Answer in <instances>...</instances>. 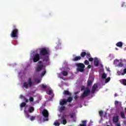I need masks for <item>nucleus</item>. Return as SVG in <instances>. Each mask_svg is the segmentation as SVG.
<instances>
[{
    "label": "nucleus",
    "mask_w": 126,
    "mask_h": 126,
    "mask_svg": "<svg viewBox=\"0 0 126 126\" xmlns=\"http://www.w3.org/2000/svg\"><path fill=\"white\" fill-rule=\"evenodd\" d=\"M119 60H115L114 61V64H117V63H119Z\"/></svg>",
    "instance_id": "43"
},
{
    "label": "nucleus",
    "mask_w": 126,
    "mask_h": 126,
    "mask_svg": "<svg viewBox=\"0 0 126 126\" xmlns=\"http://www.w3.org/2000/svg\"><path fill=\"white\" fill-rule=\"evenodd\" d=\"M117 126H121V125L120 124H117Z\"/></svg>",
    "instance_id": "54"
},
{
    "label": "nucleus",
    "mask_w": 126,
    "mask_h": 126,
    "mask_svg": "<svg viewBox=\"0 0 126 126\" xmlns=\"http://www.w3.org/2000/svg\"><path fill=\"white\" fill-rule=\"evenodd\" d=\"M70 118L72 119V118H74V114H70Z\"/></svg>",
    "instance_id": "46"
},
{
    "label": "nucleus",
    "mask_w": 126,
    "mask_h": 126,
    "mask_svg": "<svg viewBox=\"0 0 126 126\" xmlns=\"http://www.w3.org/2000/svg\"><path fill=\"white\" fill-rule=\"evenodd\" d=\"M94 81V78L91 77L89 78L88 80L87 81V86H91V85L93 84Z\"/></svg>",
    "instance_id": "10"
},
{
    "label": "nucleus",
    "mask_w": 126,
    "mask_h": 126,
    "mask_svg": "<svg viewBox=\"0 0 126 126\" xmlns=\"http://www.w3.org/2000/svg\"><path fill=\"white\" fill-rule=\"evenodd\" d=\"M63 94L64 95H68L69 96H71V94H70L68 91H64Z\"/></svg>",
    "instance_id": "17"
},
{
    "label": "nucleus",
    "mask_w": 126,
    "mask_h": 126,
    "mask_svg": "<svg viewBox=\"0 0 126 126\" xmlns=\"http://www.w3.org/2000/svg\"><path fill=\"white\" fill-rule=\"evenodd\" d=\"M86 56H87V59H89V58H91V54H90V53H86Z\"/></svg>",
    "instance_id": "30"
},
{
    "label": "nucleus",
    "mask_w": 126,
    "mask_h": 126,
    "mask_svg": "<svg viewBox=\"0 0 126 126\" xmlns=\"http://www.w3.org/2000/svg\"><path fill=\"white\" fill-rule=\"evenodd\" d=\"M20 96H21V97H24V96H23V95H21Z\"/></svg>",
    "instance_id": "57"
},
{
    "label": "nucleus",
    "mask_w": 126,
    "mask_h": 126,
    "mask_svg": "<svg viewBox=\"0 0 126 126\" xmlns=\"http://www.w3.org/2000/svg\"><path fill=\"white\" fill-rule=\"evenodd\" d=\"M35 109L34 108V107L33 106H31L29 108V109H28V112L29 113H33V112H34Z\"/></svg>",
    "instance_id": "15"
},
{
    "label": "nucleus",
    "mask_w": 126,
    "mask_h": 126,
    "mask_svg": "<svg viewBox=\"0 0 126 126\" xmlns=\"http://www.w3.org/2000/svg\"><path fill=\"white\" fill-rule=\"evenodd\" d=\"M30 120L31 121H32V122H33V121L35 120V117H33V116L31 117Z\"/></svg>",
    "instance_id": "41"
},
{
    "label": "nucleus",
    "mask_w": 126,
    "mask_h": 126,
    "mask_svg": "<svg viewBox=\"0 0 126 126\" xmlns=\"http://www.w3.org/2000/svg\"><path fill=\"white\" fill-rule=\"evenodd\" d=\"M77 66V72H79V63H77L76 64Z\"/></svg>",
    "instance_id": "29"
},
{
    "label": "nucleus",
    "mask_w": 126,
    "mask_h": 126,
    "mask_svg": "<svg viewBox=\"0 0 126 126\" xmlns=\"http://www.w3.org/2000/svg\"><path fill=\"white\" fill-rule=\"evenodd\" d=\"M86 52H83L81 53V57H82V58H84V57H85V56H86Z\"/></svg>",
    "instance_id": "27"
},
{
    "label": "nucleus",
    "mask_w": 126,
    "mask_h": 126,
    "mask_svg": "<svg viewBox=\"0 0 126 126\" xmlns=\"http://www.w3.org/2000/svg\"><path fill=\"white\" fill-rule=\"evenodd\" d=\"M42 116L44 117L43 122L49 121V111L47 109H43L42 112Z\"/></svg>",
    "instance_id": "4"
},
{
    "label": "nucleus",
    "mask_w": 126,
    "mask_h": 126,
    "mask_svg": "<svg viewBox=\"0 0 126 126\" xmlns=\"http://www.w3.org/2000/svg\"><path fill=\"white\" fill-rule=\"evenodd\" d=\"M72 61H73V62H76L77 61H79V56H77V57L74 58L72 59Z\"/></svg>",
    "instance_id": "25"
},
{
    "label": "nucleus",
    "mask_w": 126,
    "mask_h": 126,
    "mask_svg": "<svg viewBox=\"0 0 126 126\" xmlns=\"http://www.w3.org/2000/svg\"><path fill=\"white\" fill-rule=\"evenodd\" d=\"M88 68H89V69L91 68V65H88Z\"/></svg>",
    "instance_id": "50"
},
{
    "label": "nucleus",
    "mask_w": 126,
    "mask_h": 126,
    "mask_svg": "<svg viewBox=\"0 0 126 126\" xmlns=\"http://www.w3.org/2000/svg\"><path fill=\"white\" fill-rule=\"evenodd\" d=\"M94 65H95V66H98V65H99V60L97 58H94Z\"/></svg>",
    "instance_id": "14"
},
{
    "label": "nucleus",
    "mask_w": 126,
    "mask_h": 126,
    "mask_svg": "<svg viewBox=\"0 0 126 126\" xmlns=\"http://www.w3.org/2000/svg\"><path fill=\"white\" fill-rule=\"evenodd\" d=\"M119 104V101L116 100L115 102V105H118Z\"/></svg>",
    "instance_id": "48"
},
{
    "label": "nucleus",
    "mask_w": 126,
    "mask_h": 126,
    "mask_svg": "<svg viewBox=\"0 0 126 126\" xmlns=\"http://www.w3.org/2000/svg\"><path fill=\"white\" fill-rule=\"evenodd\" d=\"M85 90L82 94V95L80 96L81 99H83V98H85L89 95H90V93H91V91L90 89H88V88H85V86H82L81 87V91H83Z\"/></svg>",
    "instance_id": "2"
},
{
    "label": "nucleus",
    "mask_w": 126,
    "mask_h": 126,
    "mask_svg": "<svg viewBox=\"0 0 126 126\" xmlns=\"http://www.w3.org/2000/svg\"><path fill=\"white\" fill-rule=\"evenodd\" d=\"M38 64L36 68H35V71H41L43 68H44V66L43 64V62L42 61H39L38 62Z\"/></svg>",
    "instance_id": "6"
},
{
    "label": "nucleus",
    "mask_w": 126,
    "mask_h": 126,
    "mask_svg": "<svg viewBox=\"0 0 126 126\" xmlns=\"http://www.w3.org/2000/svg\"><path fill=\"white\" fill-rule=\"evenodd\" d=\"M125 111L126 112V108L125 109Z\"/></svg>",
    "instance_id": "59"
},
{
    "label": "nucleus",
    "mask_w": 126,
    "mask_h": 126,
    "mask_svg": "<svg viewBox=\"0 0 126 126\" xmlns=\"http://www.w3.org/2000/svg\"><path fill=\"white\" fill-rule=\"evenodd\" d=\"M126 74V68L124 69V72L122 73L121 75H125Z\"/></svg>",
    "instance_id": "40"
},
{
    "label": "nucleus",
    "mask_w": 126,
    "mask_h": 126,
    "mask_svg": "<svg viewBox=\"0 0 126 126\" xmlns=\"http://www.w3.org/2000/svg\"><path fill=\"white\" fill-rule=\"evenodd\" d=\"M62 74H63V76H66L68 74V73L67 72V71L63 70L62 72Z\"/></svg>",
    "instance_id": "21"
},
{
    "label": "nucleus",
    "mask_w": 126,
    "mask_h": 126,
    "mask_svg": "<svg viewBox=\"0 0 126 126\" xmlns=\"http://www.w3.org/2000/svg\"><path fill=\"white\" fill-rule=\"evenodd\" d=\"M29 100L30 102H33L34 101V98H33V97L31 96L29 98Z\"/></svg>",
    "instance_id": "31"
},
{
    "label": "nucleus",
    "mask_w": 126,
    "mask_h": 126,
    "mask_svg": "<svg viewBox=\"0 0 126 126\" xmlns=\"http://www.w3.org/2000/svg\"><path fill=\"white\" fill-rule=\"evenodd\" d=\"M124 124L125 125V126H126V121H124Z\"/></svg>",
    "instance_id": "52"
},
{
    "label": "nucleus",
    "mask_w": 126,
    "mask_h": 126,
    "mask_svg": "<svg viewBox=\"0 0 126 126\" xmlns=\"http://www.w3.org/2000/svg\"><path fill=\"white\" fill-rule=\"evenodd\" d=\"M26 106V102H22L21 103L20 107L21 108H23L24 107H25Z\"/></svg>",
    "instance_id": "28"
},
{
    "label": "nucleus",
    "mask_w": 126,
    "mask_h": 126,
    "mask_svg": "<svg viewBox=\"0 0 126 126\" xmlns=\"http://www.w3.org/2000/svg\"><path fill=\"white\" fill-rule=\"evenodd\" d=\"M41 56L40 54L36 53L33 56V63H37V62H39V60H41Z\"/></svg>",
    "instance_id": "7"
},
{
    "label": "nucleus",
    "mask_w": 126,
    "mask_h": 126,
    "mask_svg": "<svg viewBox=\"0 0 126 126\" xmlns=\"http://www.w3.org/2000/svg\"><path fill=\"white\" fill-rule=\"evenodd\" d=\"M84 63L85 64H86V65H88V64H89V61L88 60H85L84 62Z\"/></svg>",
    "instance_id": "35"
},
{
    "label": "nucleus",
    "mask_w": 126,
    "mask_h": 126,
    "mask_svg": "<svg viewBox=\"0 0 126 126\" xmlns=\"http://www.w3.org/2000/svg\"><path fill=\"white\" fill-rule=\"evenodd\" d=\"M46 70H44L43 71H42V72L41 74V76H44V75L45 74H46Z\"/></svg>",
    "instance_id": "34"
},
{
    "label": "nucleus",
    "mask_w": 126,
    "mask_h": 126,
    "mask_svg": "<svg viewBox=\"0 0 126 126\" xmlns=\"http://www.w3.org/2000/svg\"><path fill=\"white\" fill-rule=\"evenodd\" d=\"M103 114H104V113L103 112V111H99V115L100 117H103Z\"/></svg>",
    "instance_id": "33"
},
{
    "label": "nucleus",
    "mask_w": 126,
    "mask_h": 126,
    "mask_svg": "<svg viewBox=\"0 0 126 126\" xmlns=\"http://www.w3.org/2000/svg\"><path fill=\"white\" fill-rule=\"evenodd\" d=\"M120 115L122 119H126V115L125 114V113H124V112H121L120 113Z\"/></svg>",
    "instance_id": "22"
},
{
    "label": "nucleus",
    "mask_w": 126,
    "mask_h": 126,
    "mask_svg": "<svg viewBox=\"0 0 126 126\" xmlns=\"http://www.w3.org/2000/svg\"><path fill=\"white\" fill-rule=\"evenodd\" d=\"M120 121V119H119V116H116L113 117V119L112 120L113 123H114L115 124H117L118 122Z\"/></svg>",
    "instance_id": "12"
},
{
    "label": "nucleus",
    "mask_w": 126,
    "mask_h": 126,
    "mask_svg": "<svg viewBox=\"0 0 126 126\" xmlns=\"http://www.w3.org/2000/svg\"><path fill=\"white\" fill-rule=\"evenodd\" d=\"M75 73L76 74V73H77V72H75Z\"/></svg>",
    "instance_id": "60"
},
{
    "label": "nucleus",
    "mask_w": 126,
    "mask_h": 126,
    "mask_svg": "<svg viewBox=\"0 0 126 126\" xmlns=\"http://www.w3.org/2000/svg\"><path fill=\"white\" fill-rule=\"evenodd\" d=\"M118 66H119L120 67H123V66H124V64H123L122 63H120L118 64Z\"/></svg>",
    "instance_id": "36"
},
{
    "label": "nucleus",
    "mask_w": 126,
    "mask_h": 126,
    "mask_svg": "<svg viewBox=\"0 0 126 126\" xmlns=\"http://www.w3.org/2000/svg\"><path fill=\"white\" fill-rule=\"evenodd\" d=\"M72 97L71 96H69V97H68V98L67 99H66V102L67 103V102L68 103H71V102L72 101Z\"/></svg>",
    "instance_id": "18"
},
{
    "label": "nucleus",
    "mask_w": 126,
    "mask_h": 126,
    "mask_svg": "<svg viewBox=\"0 0 126 126\" xmlns=\"http://www.w3.org/2000/svg\"><path fill=\"white\" fill-rule=\"evenodd\" d=\"M18 29H15L12 30L10 34V36L11 37V38H15V39H17V38H18Z\"/></svg>",
    "instance_id": "5"
},
{
    "label": "nucleus",
    "mask_w": 126,
    "mask_h": 126,
    "mask_svg": "<svg viewBox=\"0 0 126 126\" xmlns=\"http://www.w3.org/2000/svg\"><path fill=\"white\" fill-rule=\"evenodd\" d=\"M116 46L117 47H119L120 48H122V47H123V43L122 42V41L118 42L116 44Z\"/></svg>",
    "instance_id": "19"
},
{
    "label": "nucleus",
    "mask_w": 126,
    "mask_h": 126,
    "mask_svg": "<svg viewBox=\"0 0 126 126\" xmlns=\"http://www.w3.org/2000/svg\"><path fill=\"white\" fill-rule=\"evenodd\" d=\"M53 93V91L52 90H50L48 92V95H51Z\"/></svg>",
    "instance_id": "45"
},
{
    "label": "nucleus",
    "mask_w": 126,
    "mask_h": 126,
    "mask_svg": "<svg viewBox=\"0 0 126 126\" xmlns=\"http://www.w3.org/2000/svg\"><path fill=\"white\" fill-rule=\"evenodd\" d=\"M85 65L82 63H79V71L80 72H83L85 70Z\"/></svg>",
    "instance_id": "9"
},
{
    "label": "nucleus",
    "mask_w": 126,
    "mask_h": 126,
    "mask_svg": "<svg viewBox=\"0 0 126 126\" xmlns=\"http://www.w3.org/2000/svg\"><path fill=\"white\" fill-rule=\"evenodd\" d=\"M64 110H65V107L62 105L60 108V111H61V112H63V111H64Z\"/></svg>",
    "instance_id": "26"
},
{
    "label": "nucleus",
    "mask_w": 126,
    "mask_h": 126,
    "mask_svg": "<svg viewBox=\"0 0 126 126\" xmlns=\"http://www.w3.org/2000/svg\"><path fill=\"white\" fill-rule=\"evenodd\" d=\"M41 88H42V89H46V88H47V86L42 84Z\"/></svg>",
    "instance_id": "39"
},
{
    "label": "nucleus",
    "mask_w": 126,
    "mask_h": 126,
    "mask_svg": "<svg viewBox=\"0 0 126 126\" xmlns=\"http://www.w3.org/2000/svg\"><path fill=\"white\" fill-rule=\"evenodd\" d=\"M122 7H126V2H123L122 5Z\"/></svg>",
    "instance_id": "44"
},
{
    "label": "nucleus",
    "mask_w": 126,
    "mask_h": 126,
    "mask_svg": "<svg viewBox=\"0 0 126 126\" xmlns=\"http://www.w3.org/2000/svg\"><path fill=\"white\" fill-rule=\"evenodd\" d=\"M88 60L89 62H93V61H94V59L91 57H90V58H89Z\"/></svg>",
    "instance_id": "42"
},
{
    "label": "nucleus",
    "mask_w": 126,
    "mask_h": 126,
    "mask_svg": "<svg viewBox=\"0 0 126 126\" xmlns=\"http://www.w3.org/2000/svg\"><path fill=\"white\" fill-rule=\"evenodd\" d=\"M39 55L40 57H43V61L47 63L48 62L50 61L49 56H50V49L49 48L44 47L39 49Z\"/></svg>",
    "instance_id": "1"
},
{
    "label": "nucleus",
    "mask_w": 126,
    "mask_h": 126,
    "mask_svg": "<svg viewBox=\"0 0 126 126\" xmlns=\"http://www.w3.org/2000/svg\"><path fill=\"white\" fill-rule=\"evenodd\" d=\"M32 85H33V82H32V78L31 77L28 78V82H25L23 84V87H25L26 89H28L29 87L31 88V87H32Z\"/></svg>",
    "instance_id": "3"
},
{
    "label": "nucleus",
    "mask_w": 126,
    "mask_h": 126,
    "mask_svg": "<svg viewBox=\"0 0 126 126\" xmlns=\"http://www.w3.org/2000/svg\"><path fill=\"white\" fill-rule=\"evenodd\" d=\"M98 88V85L97 84H94L93 86L92 90V93L94 94L95 93V91H96V89Z\"/></svg>",
    "instance_id": "11"
},
{
    "label": "nucleus",
    "mask_w": 126,
    "mask_h": 126,
    "mask_svg": "<svg viewBox=\"0 0 126 126\" xmlns=\"http://www.w3.org/2000/svg\"><path fill=\"white\" fill-rule=\"evenodd\" d=\"M87 124V121L86 120H84L81 121V124L79 125L80 126H86Z\"/></svg>",
    "instance_id": "16"
},
{
    "label": "nucleus",
    "mask_w": 126,
    "mask_h": 126,
    "mask_svg": "<svg viewBox=\"0 0 126 126\" xmlns=\"http://www.w3.org/2000/svg\"><path fill=\"white\" fill-rule=\"evenodd\" d=\"M37 83H40V82H41V80H37Z\"/></svg>",
    "instance_id": "51"
},
{
    "label": "nucleus",
    "mask_w": 126,
    "mask_h": 126,
    "mask_svg": "<svg viewBox=\"0 0 126 126\" xmlns=\"http://www.w3.org/2000/svg\"><path fill=\"white\" fill-rule=\"evenodd\" d=\"M81 57L80 56H79V60H81Z\"/></svg>",
    "instance_id": "55"
},
{
    "label": "nucleus",
    "mask_w": 126,
    "mask_h": 126,
    "mask_svg": "<svg viewBox=\"0 0 126 126\" xmlns=\"http://www.w3.org/2000/svg\"><path fill=\"white\" fill-rule=\"evenodd\" d=\"M106 77H107V75H106V74L105 73L103 74L102 75V78H103V79H105Z\"/></svg>",
    "instance_id": "38"
},
{
    "label": "nucleus",
    "mask_w": 126,
    "mask_h": 126,
    "mask_svg": "<svg viewBox=\"0 0 126 126\" xmlns=\"http://www.w3.org/2000/svg\"><path fill=\"white\" fill-rule=\"evenodd\" d=\"M117 73H118L119 75H122V73H121L120 71H118Z\"/></svg>",
    "instance_id": "49"
},
{
    "label": "nucleus",
    "mask_w": 126,
    "mask_h": 126,
    "mask_svg": "<svg viewBox=\"0 0 126 126\" xmlns=\"http://www.w3.org/2000/svg\"><path fill=\"white\" fill-rule=\"evenodd\" d=\"M59 121L61 122V124H62L63 125H66V123H67V121H66V119H65V116L63 115L61 118L59 119Z\"/></svg>",
    "instance_id": "8"
},
{
    "label": "nucleus",
    "mask_w": 126,
    "mask_h": 126,
    "mask_svg": "<svg viewBox=\"0 0 126 126\" xmlns=\"http://www.w3.org/2000/svg\"><path fill=\"white\" fill-rule=\"evenodd\" d=\"M59 122H60V121L58 120H56L54 123V126H60V124L59 123Z\"/></svg>",
    "instance_id": "24"
},
{
    "label": "nucleus",
    "mask_w": 126,
    "mask_h": 126,
    "mask_svg": "<svg viewBox=\"0 0 126 126\" xmlns=\"http://www.w3.org/2000/svg\"><path fill=\"white\" fill-rule=\"evenodd\" d=\"M120 82H121V83H122V84L126 86V79L121 80L120 81Z\"/></svg>",
    "instance_id": "20"
},
{
    "label": "nucleus",
    "mask_w": 126,
    "mask_h": 126,
    "mask_svg": "<svg viewBox=\"0 0 126 126\" xmlns=\"http://www.w3.org/2000/svg\"><path fill=\"white\" fill-rule=\"evenodd\" d=\"M23 99H24V100H25L26 103H28V102H29V99H27L26 97H25L24 96L23 97Z\"/></svg>",
    "instance_id": "37"
},
{
    "label": "nucleus",
    "mask_w": 126,
    "mask_h": 126,
    "mask_svg": "<svg viewBox=\"0 0 126 126\" xmlns=\"http://www.w3.org/2000/svg\"><path fill=\"white\" fill-rule=\"evenodd\" d=\"M115 96H117V94H115Z\"/></svg>",
    "instance_id": "58"
},
{
    "label": "nucleus",
    "mask_w": 126,
    "mask_h": 126,
    "mask_svg": "<svg viewBox=\"0 0 126 126\" xmlns=\"http://www.w3.org/2000/svg\"><path fill=\"white\" fill-rule=\"evenodd\" d=\"M111 80V78L110 77H108L107 79H105V83H108L109 81Z\"/></svg>",
    "instance_id": "32"
},
{
    "label": "nucleus",
    "mask_w": 126,
    "mask_h": 126,
    "mask_svg": "<svg viewBox=\"0 0 126 126\" xmlns=\"http://www.w3.org/2000/svg\"><path fill=\"white\" fill-rule=\"evenodd\" d=\"M24 113H25V117L27 119H28L29 117H30V115L28 113L26 112V111L24 110Z\"/></svg>",
    "instance_id": "23"
},
{
    "label": "nucleus",
    "mask_w": 126,
    "mask_h": 126,
    "mask_svg": "<svg viewBox=\"0 0 126 126\" xmlns=\"http://www.w3.org/2000/svg\"><path fill=\"white\" fill-rule=\"evenodd\" d=\"M76 94H78V92L75 93V95H76Z\"/></svg>",
    "instance_id": "53"
},
{
    "label": "nucleus",
    "mask_w": 126,
    "mask_h": 126,
    "mask_svg": "<svg viewBox=\"0 0 126 126\" xmlns=\"http://www.w3.org/2000/svg\"><path fill=\"white\" fill-rule=\"evenodd\" d=\"M115 49L118 51V48H116Z\"/></svg>",
    "instance_id": "56"
},
{
    "label": "nucleus",
    "mask_w": 126,
    "mask_h": 126,
    "mask_svg": "<svg viewBox=\"0 0 126 126\" xmlns=\"http://www.w3.org/2000/svg\"><path fill=\"white\" fill-rule=\"evenodd\" d=\"M74 98L75 100H77V98H78V96L77 95H75Z\"/></svg>",
    "instance_id": "47"
},
{
    "label": "nucleus",
    "mask_w": 126,
    "mask_h": 126,
    "mask_svg": "<svg viewBox=\"0 0 126 126\" xmlns=\"http://www.w3.org/2000/svg\"><path fill=\"white\" fill-rule=\"evenodd\" d=\"M66 99H62L60 101V105L61 106H63L64 105H66Z\"/></svg>",
    "instance_id": "13"
}]
</instances>
